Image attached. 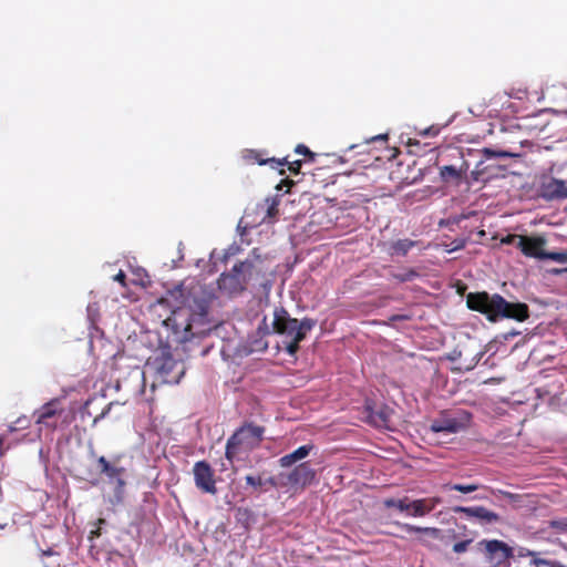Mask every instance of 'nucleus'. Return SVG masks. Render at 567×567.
Returning <instances> with one entry per match:
<instances>
[{"label": "nucleus", "mask_w": 567, "mask_h": 567, "mask_svg": "<svg viewBox=\"0 0 567 567\" xmlns=\"http://www.w3.org/2000/svg\"><path fill=\"white\" fill-rule=\"evenodd\" d=\"M113 279L120 282L122 286H125V274L122 270H120V272L116 274Z\"/></svg>", "instance_id": "obj_35"}, {"label": "nucleus", "mask_w": 567, "mask_h": 567, "mask_svg": "<svg viewBox=\"0 0 567 567\" xmlns=\"http://www.w3.org/2000/svg\"><path fill=\"white\" fill-rule=\"evenodd\" d=\"M96 462L100 467V472L105 475L106 484L112 489V494L109 496V502L114 506L122 504L125 497L126 470L111 463L104 456H99Z\"/></svg>", "instance_id": "obj_5"}, {"label": "nucleus", "mask_w": 567, "mask_h": 567, "mask_svg": "<svg viewBox=\"0 0 567 567\" xmlns=\"http://www.w3.org/2000/svg\"><path fill=\"white\" fill-rule=\"evenodd\" d=\"M388 138L386 134H380L374 137H372V141H385Z\"/></svg>", "instance_id": "obj_38"}, {"label": "nucleus", "mask_w": 567, "mask_h": 567, "mask_svg": "<svg viewBox=\"0 0 567 567\" xmlns=\"http://www.w3.org/2000/svg\"><path fill=\"white\" fill-rule=\"evenodd\" d=\"M301 167V161H295L289 163V169L293 173H298Z\"/></svg>", "instance_id": "obj_34"}, {"label": "nucleus", "mask_w": 567, "mask_h": 567, "mask_svg": "<svg viewBox=\"0 0 567 567\" xmlns=\"http://www.w3.org/2000/svg\"><path fill=\"white\" fill-rule=\"evenodd\" d=\"M468 415L454 416L451 414H442L432 421L430 431L433 433L455 434L463 431L468 424Z\"/></svg>", "instance_id": "obj_9"}, {"label": "nucleus", "mask_w": 567, "mask_h": 567, "mask_svg": "<svg viewBox=\"0 0 567 567\" xmlns=\"http://www.w3.org/2000/svg\"><path fill=\"white\" fill-rule=\"evenodd\" d=\"M254 267V261L250 258L234 265L229 274H223L218 279L219 288L229 293L244 290Z\"/></svg>", "instance_id": "obj_6"}, {"label": "nucleus", "mask_w": 567, "mask_h": 567, "mask_svg": "<svg viewBox=\"0 0 567 567\" xmlns=\"http://www.w3.org/2000/svg\"><path fill=\"white\" fill-rule=\"evenodd\" d=\"M175 321L177 326H183L184 331L190 337L205 334L210 330L207 302L195 301L194 309L190 308L189 313H185V310L175 313Z\"/></svg>", "instance_id": "obj_4"}, {"label": "nucleus", "mask_w": 567, "mask_h": 567, "mask_svg": "<svg viewBox=\"0 0 567 567\" xmlns=\"http://www.w3.org/2000/svg\"><path fill=\"white\" fill-rule=\"evenodd\" d=\"M539 196L547 202L567 199V181L554 177L543 179L539 185Z\"/></svg>", "instance_id": "obj_11"}, {"label": "nucleus", "mask_w": 567, "mask_h": 567, "mask_svg": "<svg viewBox=\"0 0 567 567\" xmlns=\"http://www.w3.org/2000/svg\"><path fill=\"white\" fill-rule=\"evenodd\" d=\"M59 400L54 399L50 402L43 404L40 409L34 412V416L37 417L35 422H44L45 419H53L59 412Z\"/></svg>", "instance_id": "obj_18"}, {"label": "nucleus", "mask_w": 567, "mask_h": 567, "mask_svg": "<svg viewBox=\"0 0 567 567\" xmlns=\"http://www.w3.org/2000/svg\"><path fill=\"white\" fill-rule=\"evenodd\" d=\"M43 556H50L53 555V551L51 549L42 551Z\"/></svg>", "instance_id": "obj_43"}, {"label": "nucleus", "mask_w": 567, "mask_h": 567, "mask_svg": "<svg viewBox=\"0 0 567 567\" xmlns=\"http://www.w3.org/2000/svg\"><path fill=\"white\" fill-rule=\"evenodd\" d=\"M282 489L290 491L303 488L309 485L316 476V472L308 463L296 466L291 472H281Z\"/></svg>", "instance_id": "obj_8"}, {"label": "nucleus", "mask_w": 567, "mask_h": 567, "mask_svg": "<svg viewBox=\"0 0 567 567\" xmlns=\"http://www.w3.org/2000/svg\"><path fill=\"white\" fill-rule=\"evenodd\" d=\"M258 163H259V164H265L266 162H265V161H261V159H258Z\"/></svg>", "instance_id": "obj_44"}, {"label": "nucleus", "mask_w": 567, "mask_h": 567, "mask_svg": "<svg viewBox=\"0 0 567 567\" xmlns=\"http://www.w3.org/2000/svg\"><path fill=\"white\" fill-rule=\"evenodd\" d=\"M471 544V540H463V542H458L456 544H454L453 546V550L456 553V554H461V553H464L467 550V547L468 545Z\"/></svg>", "instance_id": "obj_30"}, {"label": "nucleus", "mask_w": 567, "mask_h": 567, "mask_svg": "<svg viewBox=\"0 0 567 567\" xmlns=\"http://www.w3.org/2000/svg\"><path fill=\"white\" fill-rule=\"evenodd\" d=\"M391 411L388 408H371L368 406V421L377 426H386L390 419Z\"/></svg>", "instance_id": "obj_16"}, {"label": "nucleus", "mask_w": 567, "mask_h": 567, "mask_svg": "<svg viewBox=\"0 0 567 567\" xmlns=\"http://www.w3.org/2000/svg\"><path fill=\"white\" fill-rule=\"evenodd\" d=\"M485 549L492 559L504 561L512 556V549L503 542L494 539L485 543Z\"/></svg>", "instance_id": "obj_15"}, {"label": "nucleus", "mask_w": 567, "mask_h": 567, "mask_svg": "<svg viewBox=\"0 0 567 567\" xmlns=\"http://www.w3.org/2000/svg\"><path fill=\"white\" fill-rule=\"evenodd\" d=\"M409 497H403L400 499L396 498H386L384 501V506L388 508H396L402 513H408L409 509Z\"/></svg>", "instance_id": "obj_21"}, {"label": "nucleus", "mask_w": 567, "mask_h": 567, "mask_svg": "<svg viewBox=\"0 0 567 567\" xmlns=\"http://www.w3.org/2000/svg\"><path fill=\"white\" fill-rule=\"evenodd\" d=\"M312 450V445H302L299 446L292 453L284 455L279 458V463L282 467H289L298 461L306 458Z\"/></svg>", "instance_id": "obj_17"}, {"label": "nucleus", "mask_w": 567, "mask_h": 567, "mask_svg": "<svg viewBox=\"0 0 567 567\" xmlns=\"http://www.w3.org/2000/svg\"><path fill=\"white\" fill-rule=\"evenodd\" d=\"M440 176L444 181H449V179H452V178L456 179V178L460 177V172L456 169L455 166L447 165V166H443L440 169Z\"/></svg>", "instance_id": "obj_23"}, {"label": "nucleus", "mask_w": 567, "mask_h": 567, "mask_svg": "<svg viewBox=\"0 0 567 567\" xmlns=\"http://www.w3.org/2000/svg\"><path fill=\"white\" fill-rule=\"evenodd\" d=\"M550 272L554 275H563V274H565V268L553 269Z\"/></svg>", "instance_id": "obj_42"}, {"label": "nucleus", "mask_w": 567, "mask_h": 567, "mask_svg": "<svg viewBox=\"0 0 567 567\" xmlns=\"http://www.w3.org/2000/svg\"><path fill=\"white\" fill-rule=\"evenodd\" d=\"M546 245V239L544 237H527L525 236L524 239H519V243L517 244V248L520 249V251L526 257H533L536 259L544 260L546 256V251H544V246Z\"/></svg>", "instance_id": "obj_12"}, {"label": "nucleus", "mask_w": 567, "mask_h": 567, "mask_svg": "<svg viewBox=\"0 0 567 567\" xmlns=\"http://www.w3.org/2000/svg\"><path fill=\"white\" fill-rule=\"evenodd\" d=\"M484 157L486 159H492V158H508V157H513L515 156L513 153L511 152H506V151H495L493 148H489V147H486L482 151Z\"/></svg>", "instance_id": "obj_22"}, {"label": "nucleus", "mask_w": 567, "mask_h": 567, "mask_svg": "<svg viewBox=\"0 0 567 567\" xmlns=\"http://www.w3.org/2000/svg\"><path fill=\"white\" fill-rule=\"evenodd\" d=\"M265 485H269L271 487L282 489V478H281L280 473L275 476H271L267 480H264V486Z\"/></svg>", "instance_id": "obj_26"}, {"label": "nucleus", "mask_w": 567, "mask_h": 567, "mask_svg": "<svg viewBox=\"0 0 567 567\" xmlns=\"http://www.w3.org/2000/svg\"><path fill=\"white\" fill-rule=\"evenodd\" d=\"M468 309L486 316L489 322L512 319L523 322L529 318V309L523 302H509L499 293L486 291L470 292L466 296Z\"/></svg>", "instance_id": "obj_1"}, {"label": "nucleus", "mask_w": 567, "mask_h": 567, "mask_svg": "<svg viewBox=\"0 0 567 567\" xmlns=\"http://www.w3.org/2000/svg\"><path fill=\"white\" fill-rule=\"evenodd\" d=\"M295 152H296L297 154H301V155H310V156H313V154L310 152V150H309L307 146H305L303 144H299V145L296 147Z\"/></svg>", "instance_id": "obj_31"}, {"label": "nucleus", "mask_w": 567, "mask_h": 567, "mask_svg": "<svg viewBox=\"0 0 567 567\" xmlns=\"http://www.w3.org/2000/svg\"><path fill=\"white\" fill-rule=\"evenodd\" d=\"M450 488L453 491L461 492V493H472V492H475L478 488V486L475 484H468V485L453 484L450 486Z\"/></svg>", "instance_id": "obj_25"}, {"label": "nucleus", "mask_w": 567, "mask_h": 567, "mask_svg": "<svg viewBox=\"0 0 567 567\" xmlns=\"http://www.w3.org/2000/svg\"><path fill=\"white\" fill-rule=\"evenodd\" d=\"M518 334H519V332H518V331L512 330V331H509V332H507V333H505V334H504V339H505V340H508L509 338H514V337H516V336H518Z\"/></svg>", "instance_id": "obj_37"}, {"label": "nucleus", "mask_w": 567, "mask_h": 567, "mask_svg": "<svg viewBox=\"0 0 567 567\" xmlns=\"http://www.w3.org/2000/svg\"><path fill=\"white\" fill-rule=\"evenodd\" d=\"M270 162L276 163L278 166H282L285 164H288L286 159L282 161H276L275 158L270 159Z\"/></svg>", "instance_id": "obj_39"}, {"label": "nucleus", "mask_w": 567, "mask_h": 567, "mask_svg": "<svg viewBox=\"0 0 567 567\" xmlns=\"http://www.w3.org/2000/svg\"><path fill=\"white\" fill-rule=\"evenodd\" d=\"M464 247V240H461L460 243H455V247L451 249V251L463 248Z\"/></svg>", "instance_id": "obj_41"}, {"label": "nucleus", "mask_w": 567, "mask_h": 567, "mask_svg": "<svg viewBox=\"0 0 567 567\" xmlns=\"http://www.w3.org/2000/svg\"><path fill=\"white\" fill-rule=\"evenodd\" d=\"M415 246V241L410 239H399L391 245V255L405 256L411 248Z\"/></svg>", "instance_id": "obj_19"}, {"label": "nucleus", "mask_w": 567, "mask_h": 567, "mask_svg": "<svg viewBox=\"0 0 567 567\" xmlns=\"http://www.w3.org/2000/svg\"><path fill=\"white\" fill-rule=\"evenodd\" d=\"M194 481L197 488L204 493L215 495L217 493L214 471L205 461H199L193 467Z\"/></svg>", "instance_id": "obj_10"}, {"label": "nucleus", "mask_w": 567, "mask_h": 567, "mask_svg": "<svg viewBox=\"0 0 567 567\" xmlns=\"http://www.w3.org/2000/svg\"><path fill=\"white\" fill-rule=\"evenodd\" d=\"M264 427L247 424L238 429L227 441L226 458L233 462L241 453H248L259 445L264 436Z\"/></svg>", "instance_id": "obj_3"}, {"label": "nucleus", "mask_w": 567, "mask_h": 567, "mask_svg": "<svg viewBox=\"0 0 567 567\" xmlns=\"http://www.w3.org/2000/svg\"><path fill=\"white\" fill-rule=\"evenodd\" d=\"M439 133V130L434 126L427 127L421 132L422 136H435Z\"/></svg>", "instance_id": "obj_32"}, {"label": "nucleus", "mask_w": 567, "mask_h": 567, "mask_svg": "<svg viewBox=\"0 0 567 567\" xmlns=\"http://www.w3.org/2000/svg\"><path fill=\"white\" fill-rule=\"evenodd\" d=\"M245 481L248 485L255 488H260L264 486V480L260 476L247 475Z\"/></svg>", "instance_id": "obj_28"}, {"label": "nucleus", "mask_w": 567, "mask_h": 567, "mask_svg": "<svg viewBox=\"0 0 567 567\" xmlns=\"http://www.w3.org/2000/svg\"><path fill=\"white\" fill-rule=\"evenodd\" d=\"M464 247V240H461L460 243H455V247L451 249V251L463 248Z\"/></svg>", "instance_id": "obj_40"}, {"label": "nucleus", "mask_w": 567, "mask_h": 567, "mask_svg": "<svg viewBox=\"0 0 567 567\" xmlns=\"http://www.w3.org/2000/svg\"><path fill=\"white\" fill-rule=\"evenodd\" d=\"M454 513L465 514L470 518H476L484 524H494L499 520L498 514L483 507V506H456L453 508Z\"/></svg>", "instance_id": "obj_13"}, {"label": "nucleus", "mask_w": 567, "mask_h": 567, "mask_svg": "<svg viewBox=\"0 0 567 567\" xmlns=\"http://www.w3.org/2000/svg\"><path fill=\"white\" fill-rule=\"evenodd\" d=\"M525 236L511 234L501 239V244L503 245H515L517 247V244L519 243V239H524Z\"/></svg>", "instance_id": "obj_27"}, {"label": "nucleus", "mask_w": 567, "mask_h": 567, "mask_svg": "<svg viewBox=\"0 0 567 567\" xmlns=\"http://www.w3.org/2000/svg\"><path fill=\"white\" fill-rule=\"evenodd\" d=\"M396 525L400 526L403 530H405L408 533H424V534H429L433 537H437L440 534V529L435 528V527H417L414 525L401 524V523H396Z\"/></svg>", "instance_id": "obj_20"}, {"label": "nucleus", "mask_w": 567, "mask_h": 567, "mask_svg": "<svg viewBox=\"0 0 567 567\" xmlns=\"http://www.w3.org/2000/svg\"><path fill=\"white\" fill-rule=\"evenodd\" d=\"M45 567H48V566H45Z\"/></svg>", "instance_id": "obj_46"}, {"label": "nucleus", "mask_w": 567, "mask_h": 567, "mask_svg": "<svg viewBox=\"0 0 567 567\" xmlns=\"http://www.w3.org/2000/svg\"><path fill=\"white\" fill-rule=\"evenodd\" d=\"M441 499L439 497L421 498V499H409V509L406 515L413 517H422L432 512Z\"/></svg>", "instance_id": "obj_14"}, {"label": "nucleus", "mask_w": 567, "mask_h": 567, "mask_svg": "<svg viewBox=\"0 0 567 567\" xmlns=\"http://www.w3.org/2000/svg\"><path fill=\"white\" fill-rule=\"evenodd\" d=\"M565 274H567V267L565 268Z\"/></svg>", "instance_id": "obj_45"}, {"label": "nucleus", "mask_w": 567, "mask_h": 567, "mask_svg": "<svg viewBox=\"0 0 567 567\" xmlns=\"http://www.w3.org/2000/svg\"><path fill=\"white\" fill-rule=\"evenodd\" d=\"M416 276L414 270H410L404 276L401 277L402 280H412Z\"/></svg>", "instance_id": "obj_36"}, {"label": "nucleus", "mask_w": 567, "mask_h": 567, "mask_svg": "<svg viewBox=\"0 0 567 567\" xmlns=\"http://www.w3.org/2000/svg\"><path fill=\"white\" fill-rule=\"evenodd\" d=\"M87 318L91 321V323H94L96 321V318L99 317V308L96 303H90L87 306Z\"/></svg>", "instance_id": "obj_29"}, {"label": "nucleus", "mask_w": 567, "mask_h": 567, "mask_svg": "<svg viewBox=\"0 0 567 567\" xmlns=\"http://www.w3.org/2000/svg\"><path fill=\"white\" fill-rule=\"evenodd\" d=\"M315 326L316 320L310 318L302 320L291 318L284 308H277L274 312V331L286 338L285 349L289 355H295L298 352L299 343Z\"/></svg>", "instance_id": "obj_2"}, {"label": "nucleus", "mask_w": 567, "mask_h": 567, "mask_svg": "<svg viewBox=\"0 0 567 567\" xmlns=\"http://www.w3.org/2000/svg\"><path fill=\"white\" fill-rule=\"evenodd\" d=\"M163 383L177 384L186 372L185 363L174 359L168 353H163L150 365Z\"/></svg>", "instance_id": "obj_7"}, {"label": "nucleus", "mask_w": 567, "mask_h": 567, "mask_svg": "<svg viewBox=\"0 0 567 567\" xmlns=\"http://www.w3.org/2000/svg\"><path fill=\"white\" fill-rule=\"evenodd\" d=\"M52 419H45L44 422H35L39 425L45 426L48 429L54 430L56 427V424L51 422Z\"/></svg>", "instance_id": "obj_33"}, {"label": "nucleus", "mask_w": 567, "mask_h": 567, "mask_svg": "<svg viewBox=\"0 0 567 567\" xmlns=\"http://www.w3.org/2000/svg\"><path fill=\"white\" fill-rule=\"evenodd\" d=\"M545 259H550L559 264H567V252H546Z\"/></svg>", "instance_id": "obj_24"}]
</instances>
